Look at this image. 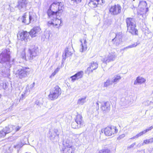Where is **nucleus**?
Listing matches in <instances>:
<instances>
[{
	"mask_svg": "<svg viewBox=\"0 0 153 153\" xmlns=\"http://www.w3.org/2000/svg\"><path fill=\"white\" fill-rule=\"evenodd\" d=\"M153 142V138L145 140L143 141V143L144 144H148L150 143Z\"/></svg>",
	"mask_w": 153,
	"mask_h": 153,
	"instance_id": "34",
	"label": "nucleus"
},
{
	"mask_svg": "<svg viewBox=\"0 0 153 153\" xmlns=\"http://www.w3.org/2000/svg\"><path fill=\"white\" fill-rule=\"evenodd\" d=\"M143 143H139L137 146L138 148L140 147L141 146L144 145Z\"/></svg>",
	"mask_w": 153,
	"mask_h": 153,
	"instance_id": "43",
	"label": "nucleus"
},
{
	"mask_svg": "<svg viewBox=\"0 0 153 153\" xmlns=\"http://www.w3.org/2000/svg\"><path fill=\"white\" fill-rule=\"evenodd\" d=\"M72 127L74 128H79L81 127H79V125L77 124V123L75 122H72L71 125Z\"/></svg>",
	"mask_w": 153,
	"mask_h": 153,
	"instance_id": "33",
	"label": "nucleus"
},
{
	"mask_svg": "<svg viewBox=\"0 0 153 153\" xmlns=\"http://www.w3.org/2000/svg\"><path fill=\"white\" fill-rule=\"evenodd\" d=\"M145 7H140V9L138 11V15L140 16H141L143 19H145L146 18V13L148 11L149 9L148 7H146V9Z\"/></svg>",
	"mask_w": 153,
	"mask_h": 153,
	"instance_id": "17",
	"label": "nucleus"
},
{
	"mask_svg": "<svg viewBox=\"0 0 153 153\" xmlns=\"http://www.w3.org/2000/svg\"><path fill=\"white\" fill-rule=\"evenodd\" d=\"M29 19V18H26V20H27V19Z\"/></svg>",
	"mask_w": 153,
	"mask_h": 153,
	"instance_id": "50",
	"label": "nucleus"
},
{
	"mask_svg": "<svg viewBox=\"0 0 153 153\" xmlns=\"http://www.w3.org/2000/svg\"><path fill=\"white\" fill-rule=\"evenodd\" d=\"M80 41L81 43V48L80 51L83 52L85 51L87 49V42L85 39H80Z\"/></svg>",
	"mask_w": 153,
	"mask_h": 153,
	"instance_id": "16",
	"label": "nucleus"
},
{
	"mask_svg": "<svg viewBox=\"0 0 153 153\" xmlns=\"http://www.w3.org/2000/svg\"><path fill=\"white\" fill-rule=\"evenodd\" d=\"M28 3L27 0H18L17 4L15 7L21 11L23 10H25L26 8L27 4Z\"/></svg>",
	"mask_w": 153,
	"mask_h": 153,
	"instance_id": "12",
	"label": "nucleus"
},
{
	"mask_svg": "<svg viewBox=\"0 0 153 153\" xmlns=\"http://www.w3.org/2000/svg\"><path fill=\"white\" fill-rule=\"evenodd\" d=\"M29 72L30 69L29 68L22 67L16 71L15 75L18 78L22 79L27 77Z\"/></svg>",
	"mask_w": 153,
	"mask_h": 153,
	"instance_id": "5",
	"label": "nucleus"
},
{
	"mask_svg": "<svg viewBox=\"0 0 153 153\" xmlns=\"http://www.w3.org/2000/svg\"><path fill=\"white\" fill-rule=\"evenodd\" d=\"M128 49V48H127V46L126 47L124 48H123L121 49H120V51H124L125 50H126V49Z\"/></svg>",
	"mask_w": 153,
	"mask_h": 153,
	"instance_id": "47",
	"label": "nucleus"
},
{
	"mask_svg": "<svg viewBox=\"0 0 153 153\" xmlns=\"http://www.w3.org/2000/svg\"><path fill=\"white\" fill-rule=\"evenodd\" d=\"M75 121L79 125V127H82L84 125L83 120H82V117L81 115L77 114L75 119Z\"/></svg>",
	"mask_w": 153,
	"mask_h": 153,
	"instance_id": "18",
	"label": "nucleus"
},
{
	"mask_svg": "<svg viewBox=\"0 0 153 153\" xmlns=\"http://www.w3.org/2000/svg\"><path fill=\"white\" fill-rule=\"evenodd\" d=\"M146 80L144 78L140 77H138L136 80L134 81V85H136L137 84H141L145 82Z\"/></svg>",
	"mask_w": 153,
	"mask_h": 153,
	"instance_id": "25",
	"label": "nucleus"
},
{
	"mask_svg": "<svg viewBox=\"0 0 153 153\" xmlns=\"http://www.w3.org/2000/svg\"><path fill=\"white\" fill-rule=\"evenodd\" d=\"M91 65L87 68V70L89 72H92L93 70L96 69L98 67V65L96 62H93L91 63Z\"/></svg>",
	"mask_w": 153,
	"mask_h": 153,
	"instance_id": "23",
	"label": "nucleus"
},
{
	"mask_svg": "<svg viewBox=\"0 0 153 153\" xmlns=\"http://www.w3.org/2000/svg\"><path fill=\"white\" fill-rule=\"evenodd\" d=\"M117 55L115 53H111L102 59V61L104 63L114 61L117 57Z\"/></svg>",
	"mask_w": 153,
	"mask_h": 153,
	"instance_id": "11",
	"label": "nucleus"
},
{
	"mask_svg": "<svg viewBox=\"0 0 153 153\" xmlns=\"http://www.w3.org/2000/svg\"><path fill=\"white\" fill-rule=\"evenodd\" d=\"M138 137V135H137V134L134 136H133V137H132L130 139H134L135 138H137Z\"/></svg>",
	"mask_w": 153,
	"mask_h": 153,
	"instance_id": "46",
	"label": "nucleus"
},
{
	"mask_svg": "<svg viewBox=\"0 0 153 153\" xmlns=\"http://www.w3.org/2000/svg\"><path fill=\"white\" fill-rule=\"evenodd\" d=\"M96 105L97 108H97H99V104H98V102L96 103Z\"/></svg>",
	"mask_w": 153,
	"mask_h": 153,
	"instance_id": "49",
	"label": "nucleus"
},
{
	"mask_svg": "<svg viewBox=\"0 0 153 153\" xmlns=\"http://www.w3.org/2000/svg\"><path fill=\"white\" fill-rule=\"evenodd\" d=\"M57 16L55 17V16H52V19H51L52 20V21H49L48 22V25H53V26L54 25L55 26L58 25V24H59V25L61 23V20L57 18Z\"/></svg>",
	"mask_w": 153,
	"mask_h": 153,
	"instance_id": "14",
	"label": "nucleus"
},
{
	"mask_svg": "<svg viewBox=\"0 0 153 153\" xmlns=\"http://www.w3.org/2000/svg\"><path fill=\"white\" fill-rule=\"evenodd\" d=\"M121 79V76L119 74H117L115 75L112 78V81L113 83L115 84L118 82Z\"/></svg>",
	"mask_w": 153,
	"mask_h": 153,
	"instance_id": "26",
	"label": "nucleus"
},
{
	"mask_svg": "<svg viewBox=\"0 0 153 153\" xmlns=\"http://www.w3.org/2000/svg\"><path fill=\"white\" fill-rule=\"evenodd\" d=\"M10 51L8 50H5L3 51L0 54V62L3 63L7 62V66L6 71L4 70L2 71V74L4 76L7 75L9 68L11 67V65L10 64V62L9 61L10 60Z\"/></svg>",
	"mask_w": 153,
	"mask_h": 153,
	"instance_id": "2",
	"label": "nucleus"
},
{
	"mask_svg": "<svg viewBox=\"0 0 153 153\" xmlns=\"http://www.w3.org/2000/svg\"><path fill=\"white\" fill-rule=\"evenodd\" d=\"M37 50L36 48H33L32 50L29 49V54L27 55L28 59L30 60H32L37 55Z\"/></svg>",
	"mask_w": 153,
	"mask_h": 153,
	"instance_id": "15",
	"label": "nucleus"
},
{
	"mask_svg": "<svg viewBox=\"0 0 153 153\" xmlns=\"http://www.w3.org/2000/svg\"><path fill=\"white\" fill-rule=\"evenodd\" d=\"M61 93L60 88L57 85H56L51 90L48 95L49 99L51 100H54L57 98Z\"/></svg>",
	"mask_w": 153,
	"mask_h": 153,
	"instance_id": "6",
	"label": "nucleus"
},
{
	"mask_svg": "<svg viewBox=\"0 0 153 153\" xmlns=\"http://www.w3.org/2000/svg\"><path fill=\"white\" fill-rule=\"evenodd\" d=\"M105 3V1L103 0H90L88 4L91 8H94L97 7L98 5Z\"/></svg>",
	"mask_w": 153,
	"mask_h": 153,
	"instance_id": "13",
	"label": "nucleus"
},
{
	"mask_svg": "<svg viewBox=\"0 0 153 153\" xmlns=\"http://www.w3.org/2000/svg\"><path fill=\"white\" fill-rule=\"evenodd\" d=\"M58 130L57 129H54L53 132H50V138L52 140H54V139L56 138L57 139H59V134L57 133Z\"/></svg>",
	"mask_w": 153,
	"mask_h": 153,
	"instance_id": "21",
	"label": "nucleus"
},
{
	"mask_svg": "<svg viewBox=\"0 0 153 153\" xmlns=\"http://www.w3.org/2000/svg\"><path fill=\"white\" fill-rule=\"evenodd\" d=\"M127 27V31L133 35H138L137 30L135 28L136 26L135 19L131 17H128L126 19Z\"/></svg>",
	"mask_w": 153,
	"mask_h": 153,
	"instance_id": "3",
	"label": "nucleus"
},
{
	"mask_svg": "<svg viewBox=\"0 0 153 153\" xmlns=\"http://www.w3.org/2000/svg\"><path fill=\"white\" fill-rule=\"evenodd\" d=\"M30 35L29 33L26 31H24L18 33L17 35V37L19 40L27 42L28 40H29Z\"/></svg>",
	"mask_w": 153,
	"mask_h": 153,
	"instance_id": "9",
	"label": "nucleus"
},
{
	"mask_svg": "<svg viewBox=\"0 0 153 153\" xmlns=\"http://www.w3.org/2000/svg\"><path fill=\"white\" fill-rule=\"evenodd\" d=\"M67 147L65 148L63 150V153H74L75 149L72 146L69 145H67Z\"/></svg>",
	"mask_w": 153,
	"mask_h": 153,
	"instance_id": "22",
	"label": "nucleus"
},
{
	"mask_svg": "<svg viewBox=\"0 0 153 153\" xmlns=\"http://www.w3.org/2000/svg\"><path fill=\"white\" fill-rule=\"evenodd\" d=\"M19 19H20V17H19Z\"/></svg>",
	"mask_w": 153,
	"mask_h": 153,
	"instance_id": "52",
	"label": "nucleus"
},
{
	"mask_svg": "<svg viewBox=\"0 0 153 153\" xmlns=\"http://www.w3.org/2000/svg\"><path fill=\"white\" fill-rule=\"evenodd\" d=\"M72 53L71 52L69 51L68 48H67L65 49V57H68L71 55Z\"/></svg>",
	"mask_w": 153,
	"mask_h": 153,
	"instance_id": "32",
	"label": "nucleus"
},
{
	"mask_svg": "<svg viewBox=\"0 0 153 153\" xmlns=\"http://www.w3.org/2000/svg\"><path fill=\"white\" fill-rule=\"evenodd\" d=\"M136 144L135 143H133L132 144L130 145L129 146H128L127 147V149H131L132 148H133L135 145Z\"/></svg>",
	"mask_w": 153,
	"mask_h": 153,
	"instance_id": "40",
	"label": "nucleus"
},
{
	"mask_svg": "<svg viewBox=\"0 0 153 153\" xmlns=\"http://www.w3.org/2000/svg\"><path fill=\"white\" fill-rule=\"evenodd\" d=\"M86 96H85L79 99L77 101V104L80 105H83L86 102Z\"/></svg>",
	"mask_w": 153,
	"mask_h": 153,
	"instance_id": "28",
	"label": "nucleus"
},
{
	"mask_svg": "<svg viewBox=\"0 0 153 153\" xmlns=\"http://www.w3.org/2000/svg\"><path fill=\"white\" fill-rule=\"evenodd\" d=\"M56 74L54 72L52 73L51 75V76H53Z\"/></svg>",
	"mask_w": 153,
	"mask_h": 153,
	"instance_id": "48",
	"label": "nucleus"
},
{
	"mask_svg": "<svg viewBox=\"0 0 153 153\" xmlns=\"http://www.w3.org/2000/svg\"><path fill=\"white\" fill-rule=\"evenodd\" d=\"M60 68L58 67L54 71V72L56 74L59 70Z\"/></svg>",
	"mask_w": 153,
	"mask_h": 153,
	"instance_id": "45",
	"label": "nucleus"
},
{
	"mask_svg": "<svg viewBox=\"0 0 153 153\" xmlns=\"http://www.w3.org/2000/svg\"><path fill=\"white\" fill-rule=\"evenodd\" d=\"M7 134L5 130L3 128L0 131V137H4L6 134Z\"/></svg>",
	"mask_w": 153,
	"mask_h": 153,
	"instance_id": "31",
	"label": "nucleus"
},
{
	"mask_svg": "<svg viewBox=\"0 0 153 153\" xmlns=\"http://www.w3.org/2000/svg\"><path fill=\"white\" fill-rule=\"evenodd\" d=\"M140 44V43L138 42L134 43L133 44L129 45L127 46V48H132L136 47L138 45Z\"/></svg>",
	"mask_w": 153,
	"mask_h": 153,
	"instance_id": "36",
	"label": "nucleus"
},
{
	"mask_svg": "<svg viewBox=\"0 0 153 153\" xmlns=\"http://www.w3.org/2000/svg\"><path fill=\"white\" fill-rule=\"evenodd\" d=\"M21 127H19V126H17V127H16L15 126V128H14L15 129V132H16L19 130L20 129Z\"/></svg>",
	"mask_w": 153,
	"mask_h": 153,
	"instance_id": "42",
	"label": "nucleus"
},
{
	"mask_svg": "<svg viewBox=\"0 0 153 153\" xmlns=\"http://www.w3.org/2000/svg\"><path fill=\"white\" fill-rule=\"evenodd\" d=\"M121 8L120 5H115L111 7L109 9V12L112 15H117L120 13Z\"/></svg>",
	"mask_w": 153,
	"mask_h": 153,
	"instance_id": "10",
	"label": "nucleus"
},
{
	"mask_svg": "<svg viewBox=\"0 0 153 153\" xmlns=\"http://www.w3.org/2000/svg\"><path fill=\"white\" fill-rule=\"evenodd\" d=\"M125 136V134H122L120 135L117 138L118 140H120V139L123 138Z\"/></svg>",
	"mask_w": 153,
	"mask_h": 153,
	"instance_id": "41",
	"label": "nucleus"
},
{
	"mask_svg": "<svg viewBox=\"0 0 153 153\" xmlns=\"http://www.w3.org/2000/svg\"><path fill=\"white\" fill-rule=\"evenodd\" d=\"M113 83L112 80H111L109 79H108L104 83L103 87H108L112 85Z\"/></svg>",
	"mask_w": 153,
	"mask_h": 153,
	"instance_id": "29",
	"label": "nucleus"
},
{
	"mask_svg": "<svg viewBox=\"0 0 153 153\" xmlns=\"http://www.w3.org/2000/svg\"><path fill=\"white\" fill-rule=\"evenodd\" d=\"M35 84V83L34 82L32 84L30 85V88L31 89L33 88L34 87Z\"/></svg>",
	"mask_w": 153,
	"mask_h": 153,
	"instance_id": "44",
	"label": "nucleus"
},
{
	"mask_svg": "<svg viewBox=\"0 0 153 153\" xmlns=\"http://www.w3.org/2000/svg\"><path fill=\"white\" fill-rule=\"evenodd\" d=\"M21 57L23 59L26 60L25 53L24 51H23L22 52L21 54Z\"/></svg>",
	"mask_w": 153,
	"mask_h": 153,
	"instance_id": "39",
	"label": "nucleus"
},
{
	"mask_svg": "<svg viewBox=\"0 0 153 153\" xmlns=\"http://www.w3.org/2000/svg\"><path fill=\"white\" fill-rule=\"evenodd\" d=\"M118 131L117 128L114 126H108L104 130V134L108 136H111L117 133Z\"/></svg>",
	"mask_w": 153,
	"mask_h": 153,
	"instance_id": "8",
	"label": "nucleus"
},
{
	"mask_svg": "<svg viewBox=\"0 0 153 153\" xmlns=\"http://www.w3.org/2000/svg\"><path fill=\"white\" fill-rule=\"evenodd\" d=\"M41 30L39 27H35L30 30L29 33L32 37H34L36 36V34L40 32Z\"/></svg>",
	"mask_w": 153,
	"mask_h": 153,
	"instance_id": "19",
	"label": "nucleus"
},
{
	"mask_svg": "<svg viewBox=\"0 0 153 153\" xmlns=\"http://www.w3.org/2000/svg\"><path fill=\"white\" fill-rule=\"evenodd\" d=\"M111 35L115 36V37L111 41L113 44L116 46H119L122 42L123 35L122 33L120 32L116 33H112Z\"/></svg>",
	"mask_w": 153,
	"mask_h": 153,
	"instance_id": "7",
	"label": "nucleus"
},
{
	"mask_svg": "<svg viewBox=\"0 0 153 153\" xmlns=\"http://www.w3.org/2000/svg\"><path fill=\"white\" fill-rule=\"evenodd\" d=\"M149 102V101H146V102H147V103H148Z\"/></svg>",
	"mask_w": 153,
	"mask_h": 153,
	"instance_id": "51",
	"label": "nucleus"
},
{
	"mask_svg": "<svg viewBox=\"0 0 153 153\" xmlns=\"http://www.w3.org/2000/svg\"><path fill=\"white\" fill-rule=\"evenodd\" d=\"M36 15L33 13H29L28 16L26 13H25L21 18L22 22L26 25L33 23L36 20Z\"/></svg>",
	"mask_w": 153,
	"mask_h": 153,
	"instance_id": "4",
	"label": "nucleus"
},
{
	"mask_svg": "<svg viewBox=\"0 0 153 153\" xmlns=\"http://www.w3.org/2000/svg\"><path fill=\"white\" fill-rule=\"evenodd\" d=\"M72 145L71 141L70 140H66L65 141V148L67 147V145Z\"/></svg>",
	"mask_w": 153,
	"mask_h": 153,
	"instance_id": "37",
	"label": "nucleus"
},
{
	"mask_svg": "<svg viewBox=\"0 0 153 153\" xmlns=\"http://www.w3.org/2000/svg\"><path fill=\"white\" fill-rule=\"evenodd\" d=\"M64 7L61 2H54L50 6L47 12L48 17L52 19V16L56 17L63 11Z\"/></svg>",
	"mask_w": 153,
	"mask_h": 153,
	"instance_id": "1",
	"label": "nucleus"
},
{
	"mask_svg": "<svg viewBox=\"0 0 153 153\" xmlns=\"http://www.w3.org/2000/svg\"><path fill=\"white\" fill-rule=\"evenodd\" d=\"M35 104L38 106L41 107L42 105V103L40 102L38 100H36L35 102Z\"/></svg>",
	"mask_w": 153,
	"mask_h": 153,
	"instance_id": "38",
	"label": "nucleus"
},
{
	"mask_svg": "<svg viewBox=\"0 0 153 153\" xmlns=\"http://www.w3.org/2000/svg\"><path fill=\"white\" fill-rule=\"evenodd\" d=\"M153 128V127H152V126H151L148 129H146V130H145L142 132H140L139 134H137V135H138V137L141 136L143 134H145L146 132L151 130Z\"/></svg>",
	"mask_w": 153,
	"mask_h": 153,
	"instance_id": "30",
	"label": "nucleus"
},
{
	"mask_svg": "<svg viewBox=\"0 0 153 153\" xmlns=\"http://www.w3.org/2000/svg\"><path fill=\"white\" fill-rule=\"evenodd\" d=\"M83 74V71H81L77 72L74 75L71 76L70 78L71 79V80L73 82H74L76 79L81 78L82 77Z\"/></svg>",
	"mask_w": 153,
	"mask_h": 153,
	"instance_id": "20",
	"label": "nucleus"
},
{
	"mask_svg": "<svg viewBox=\"0 0 153 153\" xmlns=\"http://www.w3.org/2000/svg\"><path fill=\"white\" fill-rule=\"evenodd\" d=\"M15 128V126L12 125H9L7 127H6L4 128L6 132L8 133H9L11 131H12Z\"/></svg>",
	"mask_w": 153,
	"mask_h": 153,
	"instance_id": "27",
	"label": "nucleus"
},
{
	"mask_svg": "<svg viewBox=\"0 0 153 153\" xmlns=\"http://www.w3.org/2000/svg\"><path fill=\"white\" fill-rule=\"evenodd\" d=\"M110 108V103L108 101L105 102L101 107L102 110L103 111H108Z\"/></svg>",
	"mask_w": 153,
	"mask_h": 153,
	"instance_id": "24",
	"label": "nucleus"
},
{
	"mask_svg": "<svg viewBox=\"0 0 153 153\" xmlns=\"http://www.w3.org/2000/svg\"><path fill=\"white\" fill-rule=\"evenodd\" d=\"M141 5L143 6L142 7H145L147 5L146 1H140L138 6H140Z\"/></svg>",
	"mask_w": 153,
	"mask_h": 153,
	"instance_id": "35",
	"label": "nucleus"
}]
</instances>
